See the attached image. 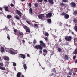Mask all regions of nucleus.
Segmentation results:
<instances>
[{"instance_id": "nucleus-1", "label": "nucleus", "mask_w": 77, "mask_h": 77, "mask_svg": "<svg viewBox=\"0 0 77 77\" xmlns=\"http://www.w3.org/2000/svg\"><path fill=\"white\" fill-rule=\"evenodd\" d=\"M40 45H36L35 47L37 50H42L43 47L45 48V44L44 43H43V41L41 40L40 41Z\"/></svg>"}, {"instance_id": "nucleus-2", "label": "nucleus", "mask_w": 77, "mask_h": 77, "mask_svg": "<svg viewBox=\"0 0 77 77\" xmlns=\"http://www.w3.org/2000/svg\"><path fill=\"white\" fill-rule=\"evenodd\" d=\"M14 34L15 35H18H18H19V36H22L23 37L24 36V34L23 33L20 31L19 32V35L17 33V30L16 29H14Z\"/></svg>"}, {"instance_id": "nucleus-3", "label": "nucleus", "mask_w": 77, "mask_h": 77, "mask_svg": "<svg viewBox=\"0 0 77 77\" xmlns=\"http://www.w3.org/2000/svg\"><path fill=\"white\" fill-rule=\"evenodd\" d=\"M9 53L11 54L12 55H15V54H16L17 53V51L15 50L12 49H10L9 51Z\"/></svg>"}, {"instance_id": "nucleus-4", "label": "nucleus", "mask_w": 77, "mask_h": 77, "mask_svg": "<svg viewBox=\"0 0 77 77\" xmlns=\"http://www.w3.org/2000/svg\"><path fill=\"white\" fill-rule=\"evenodd\" d=\"M24 29L26 30V33H30V29L26 26H23Z\"/></svg>"}, {"instance_id": "nucleus-5", "label": "nucleus", "mask_w": 77, "mask_h": 77, "mask_svg": "<svg viewBox=\"0 0 77 77\" xmlns=\"http://www.w3.org/2000/svg\"><path fill=\"white\" fill-rule=\"evenodd\" d=\"M71 38H72L71 36H66L65 37V39L67 41H71L72 39Z\"/></svg>"}, {"instance_id": "nucleus-6", "label": "nucleus", "mask_w": 77, "mask_h": 77, "mask_svg": "<svg viewBox=\"0 0 77 77\" xmlns=\"http://www.w3.org/2000/svg\"><path fill=\"white\" fill-rule=\"evenodd\" d=\"M38 17L39 19H40L41 20H42V19H44V17H45L44 14H39L38 16Z\"/></svg>"}, {"instance_id": "nucleus-7", "label": "nucleus", "mask_w": 77, "mask_h": 77, "mask_svg": "<svg viewBox=\"0 0 77 77\" xmlns=\"http://www.w3.org/2000/svg\"><path fill=\"white\" fill-rule=\"evenodd\" d=\"M52 16V14L51 13H49L46 15V17L47 18H51V17Z\"/></svg>"}, {"instance_id": "nucleus-8", "label": "nucleus", "mask_w": 77, "mask_h": 77, "mask_svg": "<svg viewBox=\"0 0 77 77\" xmlns=\"http://www.w3.org/2000/svg\"><path fill=\"white\" fill-rule=\"evenodd\" d=\"M71 7L72 8H75L76 7V4L75 2H72L70 3Z\"/></svg>"}, {"instance_id": "nucleus-9", "label": "nucleus", "mask_w": 77, "mask_h": 77, "mask_svg": "<svg viewBox=\"0 0 77 77\" xmlns=\"http://www.w3.org/2000/svg\"><path fill=\"white\" fill-rule=\"evenodd\" d=\"M16 13L18 14L19 17H21V15H22V13L21 12H20V11L18 10H16Z\"/></svg>"}, {"instance_id": "nucleus-10", "label": "nucleus", "mask_w": 77, "mask_h": 77, "mask_svg": "<svg viewBox=\"0 0 77 77\" xmlns=\"http://www.w3.org/2000/svg\"><path fill=\"white\" fill-rule=\"evenodd\" d=\"M19 55H20L19 56V57H21V58H23V59H25L26 58V56L23 54H20Z\"/></svg>"}, {"instance_id": "nucleus-11", "label": "nucleus", "mask_w": 77, "mask_h": 77, "mask_svg": "<svg viewBox=\"0 0 77 77\" xmlns=\"http://www.w3.org/2000/svg\"><path fill=\"white\" fill-rule=\"evenodd\" d=\"M43 55L44 56H45V55L47 54V52L48 51L46 49H44L43 50Z\"/></svg>"}, {"instance_id": "nucleus-12", "label": "nucleus", "mask_w": 77, "mask_h": 77, "mask_svg": "<svg viewBox=\"0 0 77 77\" xmlns=\"http://www.w3.org/2000/svg\"><path fill=\"white\" fill-rule=\"evenodd\" d=\"M1 53H3L5 51V49H4V47H2L1 48Z\"/></svg>"}, {"instance_id": "nucleus-13", "label": "nucleus", "mask_w": 77, "mask_h": 77, "mask_svg": "<svg viewBox=\"0 0 77 77\" xmlns=\"http://www.w3.org/2000/svg\"><path fill=\"white\" fill-rule=\"evenodd\" d=\"M21 73L18 72L16 75L17 77H21Z\"/></svg>"}, {"instance_id": "nucleus-14", "label": "nucleus", "mask_w": 77, "mask_h": 77, "mask_svg": "<svg viewBox=\"0 0 77 77\" xmlns=\"http://www.w3.org/2000/svg\"><path fill=\"white\" fill-rule=\"evenodd\" d=\"M3 8L4 9H5L6 11H7V12H9V10H8V7L5 6L3 7Z\"/></svg>"}, {"instance_id": "nucleus-15", "label": "nucleus", "mask_w": 77, "mask_h": 77, "mask_svg": "<svg viewBox=\"0 0 77 77\" xmlns=\"http://www.w3.org/2000/svg\"><path fill=\"white\" fill-rule=\"evenodd\" d=\"M4 59L5 60H7L8 61H9V58L7 56H6L4 57Z\"/></svg>"}, {"instance_id": "nucleus-16", "label": "nucleus", "mask_w": 77, "mask_h": 77, "mask_svg": "<svg viewBox=\"0 0 77 77\" xmlns=\"http://www.w3.org/2000/svg\"><path fill=\"white\" fill-rule=\"evenodd\" d=\"M69 15L66 14L64 16V18L65 19H68L69 18Z\"/></svg>"}, {"instance_id": "nucleus-17", "label": "nucleus", "mask_w": 77, "mask_h": 77, "mask_svg": "<svg viewBox=\"0 0 77 77\" xmlns=\"http://www.w3.org/2000/svg\"><path fill=\"white\" fill-rule=\"evenodd\" d=\"M48 2L49 3L51 4V5H53L54 4V2L53 0H48Z\"/></svg>"}, {"instance_id": "nucleus-18", "label": "nucleus", "mask_w": 77, "mask_h": 77, "mask_svg": "<svg viewBox=\"0 0 77 77\" xmlns=\"http://www.w3.org/2000/svg\"><path fill=\"white\" fill-rule=\"evenodd\" d=\"M29 12L30 14L32 15L33 14V11H32V8H30L29 10Z\"/></svg>"}, {"instance_id": "nucleus-19", "label": "nucleus", "mask_w": 77, "mask_h": 77, "mask_svg": "<svg viewBox=\"0 0 77 77\" xmlns=\"http://www.w3.org/2000/svg\"><path fill=\"white\" fill-rule=\"evenodd\" d=\"M47 22L48 24H51V19H49L47 20Z\"/></svg>"}, {"instance_id": "nucleus-20", "label": "nucleus", "mask_w": 77, "mask_h": 77, "mask_svg": "<svg viewBox=\"0 0 77 77\" xmlns=\"http://www.w3.org/2000/svg\"><path fill=\"white\" fill-rule=\"evenodd\" d=\"M60 5L61 6L63 7V6H65V5H66V4L60 2Z\"/></svg>"}, {"instance_id": "nucleus-21", "label": "nucleus", "mask_w": 77, "mask_h": 77, "mask_svg": "<svg viewBox=\"0 0 77 77\" xmlns=\"http://www.w3.org/2000/svg\"><path fill=\"white\" fill-rule=\"evenodd\" d=\"M73 15H75V16H77V10H75L74 11L73 13Z\"/></svg>"}, {"instance_id": "nucleus-22", "label": "nucleus", "mask_w": 77, "mask_h": 77, "mask_svg": "<svg viewBox=\"0 0 77 77\" xmlns=\"http://www.w3.org/2000/svg\"><path fill=\"white\" fill-rule=\"evenodd\" d=\"M12 17V16H11V15H8L7 16V18H8V19H10V18H11Z\"/></svg>"}, {"instance_id": "nucleus-23", "label": "nucleus", "mask_w": 77, "mask_h": 77, "mask_svg": "<svg viewBox=\"0 0 77 77\" xmlns=\"http://www.w3.org/2000/svg\"><path fill=\"white\" fill-rule=\"evenodd\" d=\"M64 59H67V60H68L69 57H68V56L67 55H65V56L64 57Z\"/></svg>"}, {"instance_id": "nucleus-24", "label": "nucleus", "mask_w": 77, "mask_h": 77, "mask_svg": "<svg viewBox=\"0 0 77 77\" xmlns=\"http://www.w3.org/2000/svg\"><path fill=\"white\" fill-rule=\"evenodd\" d=\"M0 69L1 70H4L6 69V68L5 67L0 66Z\"/></svg>"}, {"instance_id": "nucleus-25", "label": "nucleus", "mask_w": 77, "mask_h": 77, "mask_svg": "<svg viewBox=\"0 0 77 77\" xmlns=\"http://www.w3.org/2000/svg\"><path fill=\"white\" fill-rule=\"evenodd\" d=\"M23 68L25 70H26L27 69V66L26 64L23 65Z\"/></svg>"}, {"instance_id": "nucleus-26", "label": "nucleus", "mask_w": 77, "mask_h": 77, "mask_svg": "<svg viewBox=\"0 0 77 77\" xmlns=\"http://www.w3.org/2000/svg\"><path fill=\"white\" fill-rule=\"evenodd\" d=\"M73 53L75 54H77V48H76L75 51H74Z\"/></svg>"}, {"instance_id": "nucleus-27", "label": "nucleus", "mask_w": 77, "mask_h": 77, "mask_svg": "<svg viewBox=\"0 0 77 77\" xmlns=\"http://www.w3.org/2000/svg\"><path fill=\"white\" fill-rule=\"evenodd\" d=\"M73 29L74 30L77 32V26H75L73 28Z\"/></svg>"}, {"instance_id": "nucleus-28", "label": "nucleus", "mask_w": 77, "mask_h": 77, "mask_svg": "<svg viewBox=\"0 0 77 77\" xmlns=\"http://www.w3.org/2000/svg\"><path fill=\"white\" fill-rule=\"evenodd\" d=\"M73 22L76 23H77V19L76 18H74L73 20Z\"/></svg>"}, {"instance_id": "nucleus-29", "label": "nucleus", "mask_w": 77, "mask_h": 77, "mask_svg": "<svg viewBox=\"0 0 77 77\" xmlns=\"http://www.w3.org/2000/svg\"><path fill=\"white\" fill-rule=\"evenodd\" d=\"M62 2L63 3H68V0H62Z\"/></svg>"}, {"instance_id": "nucleus-30", "label": "nucleus", "mask_w": 77, "mask_h": 77, "mask_svg": "<svg viewBox=\"0 0 77 77\" xmlns=\"http://www.w3.org/2000/svg\"><path fill=\"white\" fill-rule=\"evenodd\" d=\"M52 72H56V68H53L52 70Z\"/></svg>"}, {"instance_id": "nucleus-31", "label": "nucleus", "mask_w": 77, "mask_h": 77, "mask_svg": "<svg viewBox=\"0 0 77 77\" xmlns=\"http://www.w3.org/2000/svg\"><path fill=\"white\" fill-rule=\"evenodd\" d=\"M45 35L46 36H49V34H48V33L45 32Z\"/></svg>"}, {"instance_id": "nucleus-32", "label": "nucleus", "mask_w": 77, "mask_h": 77, "mask_svg": "<svg viewBox=\"0 0 77 77\" xmlns=\"http://www.w3.org/2000/svg\"><path fill=\"white\" fill-rule=\"evenodd\" d=\"M34 27L36 28L38 27V25L37 24H34Z\"/></svg>"}, {"instance_id": "nucleus-33", "label": "nucleus", "mask_w": 77, "mask_h": 77, "mask_svg": "<svg viewBox=\"0 0 77 77\" xmlns=\"http://www.w3.org/2000/svg\"><path fill=\"white\" fill-rule=\"evenodd\" d=\"M66 13H65V12H63L62 14H61V15L62 16H65V15L66 14Z\"/></svg>"}, {"instance_id": "nucleus-34", "label": "nucleus", "mask_w": 77, "mask_h": 77, "mask_svg": "<svg viewBox=\"0 0 77 77\" xmlns=\"http://www.w3.org/2000/svg\"><path fill=\"white\" fill-rule=\"evenodd\" d=\"M15 18H16V19H17V20H19V17H18V15H16L15 17Z\"/></svg>"}, {"instance_id": "nucleus-35", "label": "nucleus", "mask_w": 77, "mask_h": 77, "mask_svg": "<svg viewBox=\"0 0 77 77\" xmlns=\"http://www.w3.org/2000/svg\"><path fill=\"white\" fill-rule=\"evenodd\" d=\"M7 38L8 39V40H10V37H9V35L8 34Z\"/></svg>"}, {"instance_id": "nucleus-36", "label": "nucleus", "mask_w": 77, "mask_h": 77, "mask_svg": "<svg viewBox=\"0 0 77 77\" xmlns=\"http://www.w3.org/2000/svg\"><path fill=\"white\" fill-rule=\"evenodd\" d=\"M13 65L14 66H16L17 65L16 63L15 62H14L13 63Z\"/></svg>"}, {"instance_id": "nucleus-37", "label": "nucleus", "mask_w": 77, "mask_h": 77, "mask_svg": "<svg viewBox=\"0 0 77 77\" xmlns=\"http://www.w3.org/2000/svg\"><path fill=\"white\" fill-rule=\"evenodd\" d=\"M36 40L34 39L33 41V43L34 44H35L36 43Z\"/></svg>"}, {"instance_id": "nucleus-38", "label": "nucleus", "mask_w": 77, "mask_h": 77, "mask_svg": "<svg viewBox=\"0 0 77 77\" xmlns=\"http://www.w3.org/2000/svg\"><path fill=\"white\" fill-rule=\"evenodd\" d=\"M12 24L13 26H15V24L14 22V21H12Z\"/></svg>"}, {"instance_id": "nucleus-39", "label": "nucleus", "mask_w": 77, "mask_h": 77, "mask_svg": "<svg viewBox=\"0 0 77 77\" xmlns=\"http://www.w3.org/2000/svg\"><path fill=\"white\" fill-rule=\"evenodd\" d=\"M0 66H3V63H0Z\"/></svg>"}, {"instance_id": "nucleus-40", "label": "nucleus", "mask_w": 77, "mask_h": 77, "mask_svg": "<svg viewBox=\"0 0 77 77\" xmlns=\"http://www.w3.org/2000/svg\"><path fill=\"white\" fill-rule=\"evenodd\" d=\"M61 50H62V49H61V48H58V51L59 52H60V51H61Z\"/></svg>"}, {"instance_id": "nucleus-41", "label": "nucleus", "mask_w": 77, "mask_h": 77, "mask_svg": "<svg viewBox=\"0 0 77 77\" xmlns=\"http://www.w3.org/2000/svg\"><path fill=\"white\" fill-rule=\"evenodd\" d=\"M10 6H11V7H13V6H14V5L12 3H11Z\"/></svg>"}, {"instance_id": "nucleus-42", "label": "nucleus", "mask_w": 77, "mask_h": 77, "mask_svg": "<svg viewBox=\"0 0 77 77\" xmlns=\"http://www.w3.org/2000/svg\"><path fill=\"white\" fill-rule=\"evenodd\" d=\"M42 50H40L39 51V54H42Z\"/></svg>"}, {"instance_id": "nucleus-43", "label": "nucleus", "mask_w": 77, "mask_h": 77, "mask_svg": "<svg viewBox=\"0 0 77 77\" xmlns=\"http://www.w3.org/2000/svg\"><path fill=\"white\" fill-rule=\"evenodd\" d=\"M76 58V56H74L73 57V59H75V58Z\"/></svg>"}, {"instance_id": "nucleus-44", "label": "nucleus", "mask_w": 77, "mask_h": 77, "mask_svg": "<svg viewBox=\"0 0 77 77\" xmlns=\"http://www.w3.org/2000/svg\"><path fill=\"white\" fill-rule=\"evenodd\" d=\"M74 42H76L77 41V38H74Z\"/></svg>"}, {"instance_id": "nucleus-45", "label": "nucleus", "mask_w": 77, "mask_h": 77, "mask_svg": "<svg viewBox=\"0 0 77 77\" xmlns=\"http://www.w3.org/2000/svg\"><path fill=\"white\" fill-rule=\"evenodd\" d=\"M35 7H38V4H35Z\"/></svg>"}, {"instance_id": "nucleus-46", "label": "nucleus", "mask_w": 77, "mask_h": 77, "mask_svg": "<svg viewBox=\"0 0 77 77\" xmlns=\"http://www.w3.org/2000/svg\"><path fill=\"white\" fill-rule=\"evenodd\" d=\"M69 75H72V72H69Z\"/></svg>"}, {"instance_id": "nucleus-47", "label": "nucleus", "mask_w": 77, "mask_h": 77, "mask_svg": "<svg viewBox=\"0 0 77 77\" xmlns=\"http://www.w3.org/2000/svg\"><path fill=\"white\" fill-rule=\"evenodd\" d=\"M49 65L50 67H51V66H52V64H51L50 63H49Z\"/></svg>"}, {"instance_id": "nucleus-48", "label": "nucleus", "mask_w": 77, "mask_h": 77, "mask_svg": "<svg viewBox=\"0 0 77 77\" xmlns=\"http://www.w3.org/2000/svg\"><path fill=\"white\" fill-rule=\"evenodd\" d=\"M59 42H62L61 38H60L59 39Z\"/></svg>"}, {"instance_id": "nucleus-49", "label": "nucleus", "mask_w": 77, "mask_h": 77, "mask_svg": "<svg viewBox=\"0 0 77 77\" xmlns=\"http://www.w3.org/2000/svg\"><path fill=\"white\" fill-rule=\"evenodd\" d=\"M29 6H30V7H31L32 6V5L31 4V3L29 4Z\"/></svg>"}, {"instance_id": "nucleus-50", "label": "nucleus", "mask_w": 77, "mask_h": 77, "mask_svg": "<svg viewBox=\"0 0 77 77\" xmlns=\"http://www.w3.org/2000/svg\"><path fill=\"white\" fill-rule=\"evenodd\" d=\"M45 41H47V39H48V38L47 37H46L45 38Z\"/></svg>"}, {"instance_id": "nucleus-51", "label": "nucleus", "mask_w": 77, "mask_h": 77, "mask_svg": "<svg viewBox=\"0 0 77 77\" xmlns=\"http://www.w3.org/2000/svg\"><path fill=\"white\" fill-rule=\"evenodd\" d=\"M59 25H60V26H62V23L61 22V23H60Z\"/></svg>"}, {"instance_id": "nucleus-52", "label": "nucleus", "mask_w": 77, "mask_h": 77, "mask_svg": "<svg viewBox=\"0 0 77 77\" xmlns=\"http://www.w3.org/2000/svg\"><path fill=\"white\" fill-rule=\"evenodd\" d=\"M22 42H23V43H24V42H25V40H22Z\"/></svg>"}, {"instance_id": "nucleus-53", "label": "nucleus", "mask_w": 77, "mask_h": 77, "mask_svg": "<svg viewBox=\"0 0 77 77\" xmlns=\"http://www.w3.org/2000/svg\"><path fill=\"white\" fill-rule=\"evenodd\" d=\"M43 0H38V1L39 2H42Z\"/></svg>"}, {"instance_id": "nucleus-54", "label": "nucleus", "mask_w": 77, "mask_h": 77, "mask_svg": "<svg viewBox=\"0 0 77 77\" xmlns=\"http://www.w3.org/2000/svg\"><path fill=\"white\" fill-rule=\"evenodd\" d=\"M27 56L28 57H29L30 56V55L29 54H27Z\"/></svg>"}, {"instance_id": "nucleus-55", "label": "nucleus", "mask_w": 77, "mask_h": 77, "mask_svg": "<svg viewBox=\"0 0 77 77\" xmlns=\"http://www.w3.org/2000/svg\"><path fill=\"white\" fill-rule=\"evenodd\" d=\"M5 29L6 30H8V27H5Z\"/></svg>"}, {"instance_id": "nucleus-56", "label": "nucleus", "mask_w": 77, "mask_h": 77, "mask_svg": "<svg viewBox=\"0 0 77 77\" xmlns=\"http://www.w3.org/2000/svg\"><path fill=\"white\" fill-rule=\"evenodd\" d=\"M0 11H2L3 10V8L2 7H0Z\"/></svg>"}, {"instance_id": "nucleus-57", "label": "nucleus", "mask_w": 77, "mask_h": 77, "mask_svg": "<svg viewBox=\"0 0 77 77\" xmlns=\"http://www.w3.org/2000/svg\"><path fill=\"white\" fill-rule=\"evenodd\" d=\"M27 23L28 24H30V23H29V22L27 21Z\"/></svg>"}, {"instance_id": "nucleus-58", "label": "nucleus", "mask_w": 77, "mask_h": 77, "mask_svg": "<svg viewBox=\"0 0 77 77\" xmlns=\"http://www.w3.org/2000/svg\"><path fill=\"white\" fill-rule=\"evenodd\" d=\"M6 64H7V65H9V63H8V62H7L6 63Z\"/></svg>"}, {"instance_id": "nucleus-59", "label": "nucleus", "mask_w": 77, "mask_h": 77, "mask_svg": "<svg viewBox=\"0 0 77 77\" xmlns=\"http://www.w3.org/2000/svg\"><path fill=\"white\" fill-rule=\"evenodd\" d=\"M67 69H68V70H70V68H69V67H68V68H67Z\"/></svg>"}, {"instance_id": "nucleus-60", "label": "nucleus", "mask_w": 77, "mask_h": 77, "mask_svg": "<svg viewBox=\"0 0 77 77\" xmlns=\"http://www.w3.org/2000/svg\"><path fill=\"white\" fill-rule=\"evenodd\" d=\"M44 2H48V1L47 0H44Z\"/></svg>"}, {"instance_id": "nucleus-61", "label": "nucleus", "mask_w": 77, "mask_h": 77, "mask_svg": "<svg viewBox=\"0 0 77 77\" xmlns=\"http://www.w3.org/2000/svg\"><path fill=\"white\" fill-rule=\"evenodd\" d=\"M75 63H77V60L75 61Z\"/></svg>"}, {"instance_id": "nucleus-62", "label": "nucleus", "mask_w": 77, "mask_h": 77, "mask_svg": "<svg viewBox=\"0 0 77 77\" xmlns=\"http://www.w3.org/2000/svg\"><path fill=\"white\" fill-rule=\"evenodd\" d=\"M70 71L71 72H73V70H70Z\"/></svg>"}, {"instance_id": "nucleus-63", "label": "nucleus", "mask_w": 77, "mask_h": 77, "mask_svg": "<svg viewBox=\"0 0 77 77\" xmlns=\"http://www.w3.org/2000/svg\"><path fill=\"white\" fill-rule=\"evenodd\" d=\"M72 34H74V32H72Z\"/></svg>"}, {"instance_id": "nucleus-64", "label": "nucleus", "mask_w": 77, "mask_h": 77, "mask_svg": "<svg viewBox=\"0 0 77 77\" xmlns=\"http://www.w3.org/2000/svg\"><path fill=\"white\" fill-rule=\"evenodd\" d=\"M67 77H71V76H69V75H68L67 76Z\"/></svg>"}]
</instances>
